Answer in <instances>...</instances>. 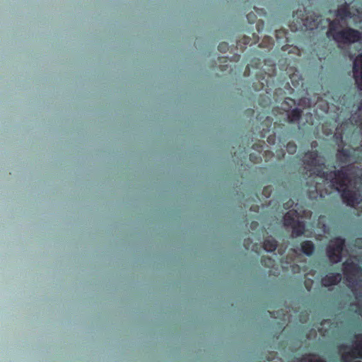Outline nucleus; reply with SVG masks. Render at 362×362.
<instances>
[{
	"label": "nucleus",
	"instance_id": "nucleus-22",
	"mask_svg": "<svg viewBox=\"0 0 362 362\" xmlns=\"http://www.w3.org/2000/svg\"><path fill=\"white\" fill-rule=\"evenodd\" d=\"M229 49V46H228V44L226 42H222L221 43H219L218 46V49L219 52H226Z\"/></svg>",
	"mask_w": 362,
	"mask_h": 362
},
{
	"label": "nucleus",
	"instance_id": "nucleus-15",
	"mask_svg": "<svg viewBox=\"0 0 362 362\" xmlns=\"http://www.w3.org/2000/svg\"><path fill=\"white\" fill-rule=\"evenodd\" d=\"M302 110L298 108H294L291 110L288 114V120L290 123H297L301 118L302 116Z\"/></svg>",
	"mask_w": 362,
	"mask_h": 362
},
{
	"label": "nucleus",
	"instance_id": "nucleus-23",
	"mask_svg": "<svg viewBox=\"0 0 362 362\" xmlns=\"http://www.w3.org/2000/svg\"><path fill=\"white\" fill-rule=\"evenodd\" d=\"M247 21L250 24H253L257 21V15L253 12H250L246 16Z\"/></svg>",
	"mask_w": 362,
	"mask_h": 362
},
{
	"label": "nucleus",
	"instance_id": "nucleus-34",
	"mask_svg": "<svg viewBox=\"0 0 362 362\" xmlns=\"http://www.w3.org/2000/svg\"><path fill=\"white\" fill-rule=\"evenodd\" d=\"M228 64L220 65V69L223 71H226L228 69Z\"/></svg>",
	"mask_w": 362,
	"mask_h": 362
},
{
	"label": "nucleus",
	"instance_id": "nucleus-42",
	"mask_svg": "<svg viewBox=\"0 0 362 362\" xmlns=\"http://www.w3.org/2000/svg\"><path fill=\"white\" fill-rule=\"evenodd\" d=\"M254 9L255 10V11L258 13V14H260L259 13V10L256 8V7H254Z\"/></svg>",
	"mask_w": 362,
	"mask_h": 362
},
{
	"label": "nucleus",
	"instance_id": "nucleus-28",
	"mask_svg": "<svg viewBox=\"0 0 362 362\" xmlns=\"http://www.w3.org/2000/svg\"><path fill=\"white\" fill-rule=\"evenodd\" d=\"M293 205V200L290 199L288 202H287L286 203L284 204V207L286 209H288L291 207H292Z\"/></svg>",
	"mask_w": 362,
	"mask_h": 362
},
{
	"label": "nucleus",
	"instance_id": "nucleus-9",
	"mask_svg": "<svg viewBox=\"0 0 362 362\" xmlns=\"http://www.w3.org/2000/svg\"><path fill=\"white\" fill-rule=\"evenodd\" d=\"M332 177L336 180V183L342 187L344 186V182L347 179V173L344 168H341V169L328 173V178Z\"/></svg>",
	"mask_w": 362,
	"mask_h": 362
},
{
	"label": "nucleus",
	"instance_id": "nucleus-29",
	"mask_svg": "<svg viewBox=\"0 0 362 362\" xmlns=\"http://www.w3.org/2000/svg\"><path fill=\"white\" fill-rule=\"evenodd\" d=\"M259 227V223L257 221H252L250 223V228L252 230H257V228Z\"/></svg>",
	"mask_w": 362,
	"mask_h": 362
},
{
	"label": "nucleus",
	"instance_id": "nucleus-21",
	"mask_svg": "<svg viewBox=\"0 0 362 362\" xmlns=\"http://www.w3.org/2000/svg\"><path fill=\"white\" fill-rule=\"evenodd\" d=\"M272 121H273L272 119H271L270 117H267L266 118L264 122L261 124V125L264 127V123H265L267 129L263 128V131H264L265 133L269 132V129H270V127H272Z\"/></svg>",
	"mask_w": 362,
	"mask_h": 362
},
{
	"label": "nucleus",
	"instance_id": "nucleus-39",
	"mask_svg": "<svg viewBox=\"0 0 362 362\" xmlns=\"http://www.w3.org/2000/svg\"><path fill=\"white\" fill-rule=\"evenodd\" d=\"M250 64H248L247 66H246V69H245V74L247 72V71H250Z\"/></svg>",
	"mask_w": 362,
	"mask_h": 362
},
{
	"label": "nucleus",
	"instance_id": "nucleus-6",
	"mask_svg": "<svg viewBox=\"0 0 362 362\" xmlns=\"http://www.w3.org/2000/svg\"><path fill=\"white\" fill-rule=\"evenodd\" d=\"M353 74L358 88L362 90V53L359 54L354 62Z\"/></svg>",
	"mask_w": 362,
	"mask_h": 362
},
{
	"label": "nucleus",
	"instance_id": "nucleus-47",
	"mask_svg": "<svg viewBox=\"0 0 362 362\" xmlns=\"http://www.w3.org/2000/svg\"><path fill=\"white\" fill-rule=\"evenodd\" d=\"M282 33H283L284 34H286V33H287V32H286V31H285V30H283V31H282Z\"/></svg>",
	"mask_w": 362,
	"mask_h": 362
},
{
	"label": "nucleus",
	"instance_id": "nucleus-43",
	"mask_svg": "<svg viewBox=\"0 0 362 362\" xmlns=\"http://www.w3.org/2000/svg\"><path fill=\"white\" fill-rule=\"evenodd\" d=\"M235 57L237 58L236 60L238 61V60H239L240 56V55H235Z\"/></svg>",
	"mask_w": 362,
	"mask_h": 362
},
{
	"label": "nucleus",
	"instance_id": "nucleus-19",
	"mask_svg": "<svg viewBox=\"0 0 362 362\" xmlns=\"http://www.w3.org/2000/svg\"><path fill=\"white\" fill-rule=\"evenodd\" d=\"M261 264L268 268H272L275 264V260L272 257L262 256L261 257Z\"/></svg>",
	"mask_w": 362,
	"mask_h": 362
},
{
	"label": "nucleus",
	"instance_id": "nucleus-16",
	"mask_svg": "<svg viewBox=\"0 0 362 362\" xmlns=\"http://www.w3.org/2000/svg\"><path fill=\"white\" fill-rule=\"evenodd\" d=\"M277 247V241L272 237H268L263 243V248L267 252H274Z\"/></svg>",
	"mask_w": 362,
	"mask_h": 362
},
{
	"label": "nucleus",
	"instance_id": "nucleus-17",
	"mask_svg": "<svg viewBox=\"0 0 362 362\" xmlns=\"http://www.w3.org/2000/svg\"><path fill=\"white\" fill-rule=\"evenodd\" d=\"M336 16L341 20L344 21L351 17V13L346 5L340 6L336 11Z\"/></svg>",
	"mask_w": 362,
	"mask_h": 362
},
{
	"label": "nucleus",
	"instance_id": "nucleus-26",
	"mask_svg": "<svg viewBox=\"0 0 362 362\" xmlns=\"http://www.w3.org/2000/svg\"><path fill=\"white\" fill-rule=\"evenodd\" d=\"M264 26V22L262 20H259L256 24V29H257V32L260 33L263 30Z\"/></svg>",
	"mask_w": 362,
	"mask_h": 362
},
{
	"label": "nucleus",
	"instance_id": "nucleus-48",
	"mask_svg": "<svg viewBox=\"0 0 362 362\" xmlns=\"http://www.w3.org/2000/svg\"><path fill=\"white\" fill-rule=\"evenodd\" d=\"M252 114L255 113V111L253 110H251Z\"/></svg>",
	"mask_w": 362,
	"mask_h": 362
},
{
	"label": "nucleus",
	"instance_id": "nucleus-20",
	"mask_svg": "<svg viewBox=\"0 0 362 362\" xmlns=\"http://www.w3.org/2000/svg\"><path fill=\"white\" fill-rule=\"evenodd\" d=\"M250 160L254 163H259L262 162V157L259 153L258 155L250 153Z\"/></svg>",
	"mask_w": 362,
	"mask_h": 362
},
{
	"label": "nucleus",
	"instance_id": "nucleus-11",
	"mask_svg": "<svg viewBox=\"0 0 362 362\" xmlns=\"http://www.w3.org/2000/svg\"><path fill=\"white\" fill-rule=\"evenodd\" d=\"M362 344L358 343L350 351L345 353L342 355V361L344 362H349L347 358L351 357L353 358H362ZM354 362H361V361H355Z\"/></svg>",
	"mask_w": 362,
	"mask_h": 362
},
{
	"label": "nucleus",
	"instance_id": "nucleus-35",
	"mask_svg": "<svg viewBox=\"0 0 362 362\" xmlns=\"http://www.w3.org/2000/svg\"><path fill=\"white\" fill-rule=\"evenodd\" d=\"M344 265L345 266V268L346 269L348 267H353L354 264L352 262L348 263L347 262H346L345 263H344Z\"/></svg>",
	"mask_w": 362,
	"mask_h": 362
},
{
	"label": "nucleus",
	"instance_id": "nucleus-49",
	"mask_svg": "<svg viewBox=\"0 0 362 362\" xmlns=\"http://www.w3.org/2000/svg\"><path fill=\"white\" fill-rule=\"evenodd\" d=\"M361 124H362V117H361Z\"/></svg>",
	"mask_w": 362,
	"mask_h": 362
},
{
	"label": "nucleus",
	"instance_id": "nucleus-33",
	"mask_svg": "<svg viewBox=\"0 0 362 362\" xmlns=\"http://www.w3.org/2000/svg\"><path fill=\"white\" fill-rule=\"evenodd\" d=\"M218 61L221 62V63H225V62H227L228 60H227V58L226 57H218Z\"/></svg>",
	"mask_w": 362,
	"mask_h": 362
},
{
	"label": "nucleus",
	"instance_id": "nucleus-44",
	"mask_svg": "<svg viewBox=\"0 0 362 362\" xmlns=\"http://www.w3.org/2000/svg\"><path fill=\"white\" fill-rule=\"evenodd\" d=\"M272 71L274 72L275 71V64L272 66Z\"/></svg>",
	"mask_w": 362,
	"mask_h": 362
},
{
	"label": "nucleus",
	"instance_id": "nucleus-5",
	"mask_svg": "<svg viewBox=\"0 0 362 362\" xmlns=\"http://www.w3.org/2000/svg\"><path fill=\"white\" fill-rule=\"evenodd\" d=\"M341 194V198L343 202L348 206L354 207L359 203L358 196L355 191L348 187H344L341 190L338 189Z\"/></svg>",
	"mask_w": 362,
	"mask_h": 362
},
{
	"label": "nucleus",
	"instance_id": "nucleus-24",
	"mask_svg": "<svg viewBox=\"0 0 362 362\" xmlns=\"http://www.w3.org/2000/svg\"><path fill=\"white\" fill-rule=\"evenodd\" d=\"M294 104H295L294 100H293L290 98H286V100H284V102L282 103V105L283 106L288 105V107L290 108Z\"/></svg>",
	"mask_w": 362,
	"mask_h": 362
},
{
	"label": "nucleus",
	"instance_id": "nucleus-2",
	"mask_svg": "<svg viewBox=\"0 0 362 362\" xmlns=\"http://www.w3.org/2000/svg\"><path fill=\"white\" fill-rule=\"evenodd\" d=\"M303 162L306 166L314 170L317 176L321 178L328 179V172L325 171V163L320 158L317 150L305 152Z\"/></svg>",
	"mask_w": 362,
	"mask_h": 362
},
{
	"label": "nucleus",
	"instance_id": "nucleus-3",
	"mask_svg": "<svg viewBox=\"0 0 362 362\" xmlns=\"http://www.w3.org/2000/svg\"><path fill=\"white\" fill-rule=\"evenodd\" d=\"M274 76L273 74H267L266 73L263 75L262 74H256V79L258 81L257 83L254 82L252 87L255 90L259 91V90H264L267 94H269V95H259V104L266 107L271 103V91L272 88H269V83L272 81H274L273 78Z\"/></svg>",
	"mask_w": 362,
	"mask_h": 362
},
{
	"label": "nucleus",
	"instance_id": "nucleus-25",
	"mask_svg": "<svg viewBox=\"0 0 362 362\" xmlns=\"http://www.w3.org/2000/svg\"><path fill=\"white\" fill-rule=\"evenodd\" d=\"M288 151L290 153H295L297 148L296 145L293 142H288L287 144Z\"/></svg>",
	"mask_w": 362,
	"mask_h": 362
},
{
	"label": "nucleus",
	"instance_id": "nucleus-30",
	"mask_svg": "<svg viewBox=\"0 0 362 362\" xmlns=\"http://www.w3.org/2000/svg\"><path fill=\"white\" fill-rule=\"evenodd\" d=\"M267 141L269 143V144H274L275 142V136H269L268 138H267Z\"/></svg>",
	"mask_w": 362,
	"mask_h": 362
},
{
	"label": "nucleus",
	"instance_id": "nucleus-27",
	"mask_svg": "<svg viewBox=\"0 0 362 362\" xmlns=\"http://www.w3.org/2000/svg\"><path fill=\"white\" fill-rule=\"evenodd\" d=\"M252 243V241L250 238H245L243 242V245H244L245 250H249Z\"/></svg>",
	"mask_w": 362,
	"mask_h": 362
},
{
	"label": "nucleus",
	"instance_id": "nucleus-4",
	"mask_svg": "<svg viewBox=\"0 0 362 362\" xmlns=\"http://www.w3.org/2000/svg\"><path fill=\"white\" fill-rule=\"evenodd\" d=\"M345 246V239L338 236L331 240V244L327 247V255L333 263H338L341 260V252Z\"/></svg>",
	"mask_w": 362,
	"mask_h": 362
},
{
	"label": "nucleus",
	"instance_id": "nucleus-12",
	"mask_svg": "<svg viewBox=\"0 0 362 362\" xmlns=\"http://www.w3.org/2000/svg\"><path fill=\"white\" fill-rule=\"evenodd\" d=\"M341 279V274L339 273H330L324 276L321 283L325 287H329L331 286L337 285Z\"/></svg>",
	"mask_w": 362,
	"mask_h": 362
},
{
	"label": "nucleus",
	"instance_id": "nucleus-45",
	"mask_svg": "<svg viewBox=\"0 0 362 362\" xmlns=\"http://www.w3.org/2000/svg\"><path fill=\"white\" fill-rule=\"evenodd\" d=\"M270 314H271V317H275V318L276 317L274 316V313H270Z\"/></svg>",
	"mask_w": 362,
	"mask_h": 362
},
{
	"label": "nucleus",
	"instance_id": "nucleus-46",
	"mask_svg": "<svg viewBox=\"0 0 362 362\" xmlns=\"http://www.w3.org/2000/svg\"><path fill=\"white\" fill-rule=\"evenodd\" d=\"M267 187H264V192H267Z\"/></svg>",
	"mask_w": 362,
	"mask_h": 362
},
{
	"label": "nucleus",
	"instance_id": "nucleus-18",
	"mask_svg": "<svg viewBox=\"0 0 362 362\" xmlns=\"http://www.w3.org/2000/svg\"><path fill=\"white\" fill-rule=\"evenodd\" d=\"M351 157L350 151L347 148H341L338 151L337 158L341 163H346Z\"/></svg>",
	"mask_w": 362,
	"mask_h": 362
},
{
	"label": "nucleus",
	"instance_id": "nucleus-40",
	"mask_svg": "<svg viewBox=\"0 0 362 362\" xmlns=\"http://www.w3.org/2000/svg\"><path fill=\"white\" fill-rule=\"evenodd\" d=\"M358 108L359 110H362V101L359 103Z\"/></svg>",
	"mask_w": 362,
	"mask_h": 362
},
{
	"label": "nucleus",
	"instance_id": "nucleus-38",
	"mask_svg": "<svg viewBox=\"0 0 362 362\" xmlns=\"http://www.w3.org/2000/svg\"><path fill=\"white\" fill-rule=\"evenodd\" d=\"M268 40L269 41L270 46L272 47L274 45L272 39L269 37Z\"/></svg>",
	"mask_w": 362,
	"mask_h": 362
},
{
	"label": "nucleus",
	"instance_id": "nucleus-37",
	"mask_svg": "<svg viewBox=\"0 0 362 362\" xmlns=\"http://www.w3.org/2000/svg\"><path fill=\"white\" fill-rule=\"evenodd\" d=\"M281 33V30H276V38L279 37V34Z\"/></svg>",
	"mask_w": 362,
	"mask_h": 362
},
{
	"label": "nucleus",
	"instance_id": "nucleus-13",
	"mask_svg": "<svg viewBox=\"0 0 362 362\" xmlns=\"http://www.w3.org/2000/svg\"><path fill=\"white\" fill-rule=\"evenodd\" d=\"M292 229V236L298 238L303 235L305 231V223L303 221H296V223L290 227Z\"/></svg>",
	"mask_w": 362,
	"mask_h": 362
},
{
	"label": "nucleus",
	"instance_id": "nucleus-10",
	"mask_svg": "<svg viewBox=\"0 0 362 362\" xmlns=\"http://www.w3.org/2000/svg\"><path fill=\"white\" fill-rule=\"evenodd\" d=\"M300 213L297 210L291 209L287 211L283 218L284 225L286 227H291L296 221H298Z\"/></svg>",
	"mask_w": 362,
	"mask_h": 362
},
{
	"label": "nucleus",
	"instance_id": "nucleus-7",
	"mask_svg": "<svg viewBox=\"0 0 362 362\" xmlns=\"http://www.w3.org/2000/svg\"><path fill=\"white\" fill-rule=\"evenodd\" d=\"M293 17L296 18L299 28L303 29V27L305 29L313 30L317 26L316 20L313 19L312 21H309L308 17H305V15L302 11H296L293 12Z\"/></svg>",
	"mask_w": 362,
	"mask_h": 362
},
{
	"label": "nucleus",
	"instance_id": "nucleus-32",
	"mask_svg": "<svg viewBox=\"0 0 362 362\" xmlns=\"http://www.w3.org/2000/svg\"><path fill=\"white\" fill-rule=\"evenodd\" d=\"M308 362H325L324 360L321 359V358H317V359H315V360H313L312 358H309L308 359Z\"/></svg>",
	"mask_w": 362,
	"mask_h": 362
},
{
	"label": "nucleus",
	"instance_id": "nucleus-1",
	"mask_svg": "<svg viewBox=\"0 0 362 362\" xmlns=\"http://www.w3.org/2000/svg\"><path fill=\"white\" fill-rule=\"evenodd\" d=\"M339 20L334 19L329 21L327 31V36L337 44L351 45L362 39V33L359 30L350 27L339 30Z\"/></svg>",
	"mask_w": 362,
	"mask_h": 362
},
{
	"label": "nucleus",
	"instance_id": "nucleus-8",
	"mask_svg": "<svg viewBox=\"0 0 362 362\" xmlns=\"http://www.w3.org/2000/svg\"><path fill=\"white\" fill-rule=\"evenodd\" d=\"M259 40V36L255 33H252V37L250 36L244 35L237 42V47H240L241 52H243L247 45L252 46L253 44H256Z\"/></svg>",
	"mask_w": 362,
	"mask_h": 362
},
{
	"label": "nucleus",
	"instance_id": "nucleus-41",
	"mask_svg": "<svg viewBox=\"0 0 362 362\" xmlns=\"http://www.w3.org/2000/svg\"><path fill=\"white\" fill-rule=\"evenodd\" d=\"M256 146L259 147V148H262V146H257V145H256V144L253 145L252 148H253L254 149H256Z\"/></svg>",
	"mask_w": 362,
	"mask_h": 362
},
{
	"label": "nucleus",
	"instance_id": "nucleus-36",
	"mask_svg": "<svg viewBox=\"0 0 362 362\" xmlns=\"http://www.w3.org/2000/svg\"><path fill=\"white\" fill-rule=\"evenodd\" d=\"M257 247H258L257 245L255 244V245H252V250L255 251V252H257Z\"/></svg>",
	"mask_w": 362,
	"mask_h": 362
},
{
	"label": "nucleus",
	"instance_id": "nucleus-14",
	"mask_svg": "<svg viewBox=\"0 0 362 362\" xmlns=\"http://www.w3.org/2000/svg\"><path fill=\"white\" fill-rule=\"evenodd\" d=\"M315 245L310 240H304L300 243V250L305 255L310 257L315 251Z\"/></svg>",
	"mask_w": 362,
	"mask_h": 362
},
{
	"label": "nucleus",
	"instance_id": "nucleus-31",
	"mask_svg": "<svg viewBox=\"0 0 362 362\" xmlns=\"http://www.w3.org/2000/svg\"><path fill=\"white\" fill-rule=\"evenodd\" d=\"M262 57V54H260V57H259V58H257V62H256L255 63V66L257 68H258V67H259V66H260V65L262 64V63H261Z\"/></svg>",
	"mask_w": 362,
	"mask_h": 362
}]
</instances>
